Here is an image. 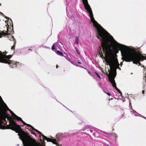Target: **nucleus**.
<instances>
[{
	"instance_id": "obj_1",
	"label": "nucleus",
	"mask_w": 146,
	"mask_h": 146,
	"mask_svg": "<svg viewBox=\"0 0 146 146\" xmlns=\"http://www.w3.org/2000/svg\"><path fill=\"white\" fill-rule=\"evenodd\" d=\"M9 120L10 124L7 129L13 130L18 133L24 146H42L34 139H30L27 134L22 131L20 126L16 124L11 117H9Z\"/></svg>"
},
{
	"instance_id": "obj_2",
	"label": "nucleus",
	"mask_w": 146,
	"mask_h": 146,
	"mask_svg": "<svg viewBox=\"0 0 146 146\" xmlns=\"http://www.w3.org/2000/svg\"><path fill=\"white\" fill-rule=\"evenodd\" d=\"M124 60L126 62H130L133 61L134 64H139V61L143 59H145V57L134 52H130L126 54L124 58Z\"/></svg>"
},
{
	"instance_id": "obj_3",
	"label": "nucleus",
	"mask_w": 146,
	"mask_h": 146,
	"mask_svg": "<svg viewBox=\"0 0 146 146\" xmlns=\"http://www.w3.org/2000/svg\"><path fill=\"white\" fill-rule=\"evenodd\" d=\"M0 105L1 106H3L5 109L6 110H9L11 114L12 115V116L15 119H17V120H19L21 121L23 124L25 125H27L28 126L30 127L32 129H34V127L30 124H29L25 123L24 121L22 119L17 116L12 111H11L10 109H9L6 104L3 101L2 98L0 96Z\"/></svg>"
},
{
	"instance_id": "obj_4",
	"label": "nucleus",
	"mask_w": 146,
	"mask_h": 146,
	"mask_svg": "<svg viewBox=\"0 0 146 146\" xmlns=\"http://www.w3.org/2000/svg\"><path fill=\"white\" fill-rule=\"evenodd\" d=\"M11 57V55L6 56L5 54H2L1 52H0V62L10 64L11 62L9 59Z\"/></svg>"
},
{
	"instance_id": "obj_5",
	"label": "nucleus",
	"mask_w": 146,
	"mask_h": 146,
	"mask_svg": "<svg viewBox=\"0 0 146 146\" xmlns=\"http://www.w3.org/2000/svg\"><path fill=\"white\" fill-rule=\"evenodd\" d=\"M42 136H43V139H45L46 140H47L48 141H50L52 142L54 144H56V140L55 139H49L43 135H42Z\"/></svg>"
},
{
	"instance_id": "obj_6",
	"label": "nucleus",
	"mask_w": 146,
	"mask_h": 146,
	"mask_svg": "<svg viewBox=\"0 0 146 146\" xmlns=\"http://www.w3.org/2000/svg\"><path fill=\"white\" fill-rule=\"evenodd\" d=\"M7 31H5V32H6V33L5 32H2L1 33L0 32V38H1L2 36V35H8L9 34L8 33H7V32L8 31V27H7Z\"/></svg>"
},
{
	"instance_id": "obj_7",
	"label": "nucleus",
	"mask_w": 146,
	"mask_h": 146,
	"mask_svg": "<svg viewBox=\"0 0 146 146\" xmlns=\"http://www.w3.org/2000/svg\"><path fill=\"white\" fill-rule=\"evenodd\" d=\"M79 38L78 36H76V38L75 42L76 43L78 44L79 43Z\"/></svg>"
},
{
	"instance_id": "obj_8",
	"label": "nucleus",
	"mask_w": 146,
	"mask_h": 146,
	"mask_svg": "<svg viewBox=\"0 0 146 146\" xmlns=\"http://www.w3.org/2000/svg\"><path fill=\"white\" fill-rule=\"evenodd\" d=\"M57 53L59 55H60L62 56L63 55L62 52H61L60 51L58 50L57 51Z\"/></svg>"
},
{
	"instance_id": "obj_9",
	"label": "nucleus",
	"mask_w": 146,
	"mask_h": 146,
	"mask_svg": "<svg viewBox=\"0 0 146 146\" xmlns=\"http://www.w3.org/2000/svg\"><path fill=\"white\" fill-rule=\"evenodd\" d=\"M52 49L53 51H54V50L55 49L54 43L52 45Z\"/></svg>"
},
{
	"instance_id": "obj_10",
	"label": "nucleus",
	"mask_w": 146,
	"mask_h": 146,
	"mask_svg": "<svg viewBox=\"0 0 146 146\" xmlns=\"http://www.w3.org/2000/svg\"><path fill=\"white\" fill-rule=\"evenodd\" d=\"M33 129L34 130H35V131H36V132H38L40 134H41V133L39 131H38L36 129H35L34 128V129Z\"/></svg>"
},
{
	"instance_id": "obj_11",
	"label": "nucleus",
	"mask_w": 146,
	"mask_h": 146,
	"mask_svg": "<svg viewBox=\"0 0 146 146\" xmlns=\"http://www.w3.org/2000/svg\"><path fill=\"white\" fill-rule=\"evenodd\" d=\"M95 73L96 74V75L98 76V77L100 78V79H101V77L100 75L98 74L96 72H95Z\"/></svg>"
},
{
	"instance_id": "obj_12",
	"label": "nucleus",
	"mask_w": 146,
	"mask_h": 146,
	"mask_svg": "<svg viewBox=\"0 0 146 146\" xmlns=\"http://www.w3.org/2000/svg\"><path fill=\"white\" fill-rule=\"evenodd\" d=\"M144 78H145V81H146V74H145V75L144 76Z\"/></svg>"
},
{
	"instance_id": "obj_13",
	"label": "nucleus",
	"mask_w": 146,
	"mask_h": 146,
	"mask_svg": "<svg viewBox=\"0 0 146 146\" xmlns=\"http://www.w3.org/2000/svg\"><path fill=\"white\" fill-rule=\"evenodd\" d=\"M107 94L109 96H110V95H110V93H107Z\"/></svg>"
},
{
	"instance_id": "obj_14",
	"label": "nucleus",
	"mask_w": 146,
	"mask_h": 146,
	"mask_svg": "<svg viewBox=\"0 0 146 146\" xmlns=\"http://www.w3.org/2000/svg\"><path fill=\"white\" fill-rule=\"evenodd\" d=\"M143 117L146 120V118L145 117H144V116H143Z\"/></svg>"
},
{
	"instance_id": "obj_15",
	"label": "nucleus",
	"mask_w": 146,
	"mask_h": 146,
	"mask_svg": "<svg viewBox=\"0 0 146 146\" xmlns=\"http://www.w3.org/2000/svg\"><path fill=\"white\" fill-rule=\"evenodd\" d=\"M78 64H81V63L80 62H78Z\"/></svg>"
},
{
	"instance_id": "obj_16",
	"label": "nucleus",
	"mask_w": 146,
	"mask_h": 146,
	"mask_svg": "<svg viewBox=\"0 0 146 146\" xmlns=\"http://www.w3.org/2000/svg\"><path fill=\"white\" fill-rule=\"evenodd\" d=\"M68 60L69 61H70L73 64V63L72 62H71V61H70V60Z\"/></svg>"
},
{
	"instance_id": "obj_17",
	"label": "nucleus",
	"mask_w": 146,
	"mask_h": 146,
	"mask_svg": "<svg viewBox=\"0 0 146 146\" xmlns=\"http://www.w3.org/2000/svg\"><path fill=\"white\" fill-rule=\"evenodd\" d=\"M58 65H56V68H58Z\"/></svg>"
},
{
	"instance_id": "obj_18",
	"label": "nucleus",
	"mask_w": 146,
	"mask_h": 146,
	"mask_svg": "<svg viewBox=\"0 0 146 146\" xmlns=\"http://www.w3.org/2000/svg\"><path fill=\"white\" fill-rule=\"evenodd\" d=\"M13 48H14V46H13V47L12 48V49H13Z\"/></svg>"
},
{
	"instance_id": "obj_19",
	"label": "nucleus",
	"mask_w": 146,
	"mask_h": 146,
	"mask_svg": "<svg viewBox=\"0 0 146 146\" xmlns=\"http://www.w3.org/2000/svg\"><path fill=\"white\" fill-rule=\"evenodd\" d=\"M58 49L56 47V49Z\"/></svg>"
},
{
	"instance_id": "obj_20",
	"label": "nucleus",
	"mask_w": 146,
	"mask_h": 146,
	"mask_svg": "<svg viewBox=\"0 0 146 146\" xmlns=\"http://www.w3.org/2000/svg\"><path fill=\"white\" fill-rule=\"evenodd\" d=\"M56 44H58V43H56Z\"/></svg>"
},
{
	"instance_id": "obj_21",
	"label": "nucleus",
	"mask_w": 146,
	"mask_h": 146,
	"mask_svg": "<svg viewBox=\"0 0 146 146\" xmlns=\"http://www.w3.org/2000/svg\"><path fill=\"white\" fill-rule=\"evenodd\" d=\"M98 38H99V37L98 36Z\"/></svg>"
},
{
	"instance_id": "obj_22",
	"label": "nucleus",
	"mask_w": 146,
	"mask_h": 146,
	"mask_svg": "<svg viewBox=\"0 0 146 146\" xmlns=\"http://www.w3.org/2000/svg\"><path fill=\"white\" fill-rule=\"evenodd\" d=\"M7 25L8 26H9V25H8V24H7Z\"/></svg>"
}]
</instances>
